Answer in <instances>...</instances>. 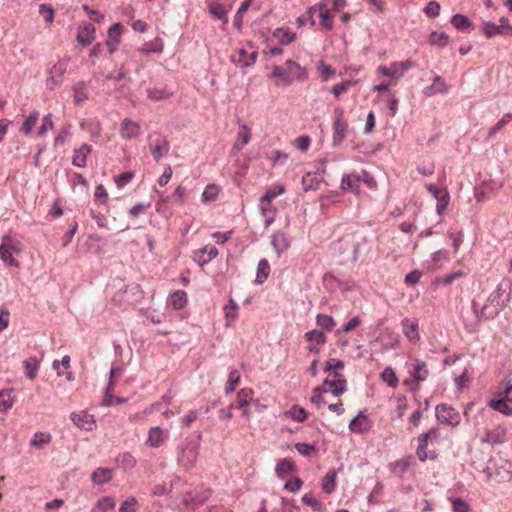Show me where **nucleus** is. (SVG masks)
<instances>
[{"label": "nucleus", "mask_w": 512, "mask_h": 512, "mask_svg": "<svg viewBox=\"0 0 512 512\" xmlns=\"http://www.w3.org/2000/svg\"><path fill=\"white\" fill-rule=\"evenodd\" d=\"M149 148L152 156L158 162L163 156L167 155L170 150V143L165 136L154 132L148 136Z\"/></svg>", "instance_id": "1"}, {"label": "nucleus", "mask_w": 512, "mask_h": 512, "mask_svg": "<svg viewBox=\"0 0 512 512\" xmlns=\"http://www.w3.org/2000/svg\"><path fill=\"white\" fill-rule=\"evenodd\" d=\"M210 495L209 490L196 488L194 490H184L181 495V503L189 510H194L196 507L202 505Z\"/></svg>", "instance_id": "2"}, {"label": "nucleus", "mask_w": 512, "mask_h": 512, "mask_svg": "<svg viewBox=\"0 0 512 512\" xmlns=\"http://www.w3.org/2000/svg\"><path fill=\"white\" fill-rule=\"evenodd\" d=\"M331 388L330 392L334 396L342 395L347 389V381L343 374L339 372H330L328 377L324 380L323 386Z\"/></svg>", "instance_id": "3"}, {"label": "nucleus", "mask_w": 512, "mask_h": 512, "mask_svg": "<svg viewBox=\"0 0 512 512\" xmlns=\"http://www.w3.org/2000/svg\"><path fill=\"white\" fill-rule=\"evenodd\" d=\"M436 417L441 423L450 426H457L461 421L459 412L446 404H441L436 407Z\"/></svg>", "instance_id": "4"}, {"label": "nucleus", "mask_w": 512, "mask_h": 512, "mask_svg": "<svg viewBox=\"0 0 512 512\" xmlns=\"http://www.w3.org/2000/svg\"><path fill=\"white\" fill-rule=\"evenodd\" d=\"M335 120L333 123V143L334 145L340 144L346 137L348 131V124L344 119V111L341 108H336Z\"/></svg>", "instance_id": "5"}, {"label": "nucleus", "mask_w": 512, "mask_h": 512, "mask_svg": "<svg viewBox=\"0 0 512 512\" xmlns=\"http://www.w3.org/2000/svg\"><path fill=\"white\" fill-rule=\"evenodd\" d=\"M67 61L60 60L56 64L52 66L49 71V77L47 79L46 85L49 89L53 90L55 87L60 85L63 81V76L67 71Z\"/></svg>", "instance_id": "6"}, {"label": "nucleus", "mask_w": 512, "mask_h": 512, "mask_svg": "<svg viewBox=\"0 0 512 512\" xmlns=\"http://www.w3.org/2000/svg\"><path fill=\"white\" fill-rule=\"evenodd\" d=\"M481 31L486 36V38H492L495 35L512 36V25H497L492 21H484L482 24Z\"/></svg>", "instance_id": "7"}, {"label": "nucleus", "mask_w": 512, "mask_h": 512, "mask_svg": "<svg viewBox=\"0 0 512 512\" xmlns=\"http://www.w3.org/2000/svg\"><path fill=\"white\" fill-rule=\"evenodd\" d=\"M70 418L77 427L83 430L92 431L96 427L94 416L86 411L73 412Z\"/></svg>", "instance_id": "8"}, {"label": "nucleus", "mask_w": 512, "mask_h": 512, "mask_svg": "<svg viewBox=\"0 0 512 512\" xmlns=\"http://www.w3.org/2000/svg\"><path fill=\"white\" fill-rule=\"evenodd\" d=\"M258 57V52L253 51L248 54L245 49H239L237 55L231 56V61L239 67L246 68L252 66Z\"/></svg>", "instance_id": "9"}, {"label": "nucleus", "mask_w": 512, "mask_h": 512, "mask_svg": "<svg viewBox=\"0 0 512 512\" xmlns=\"http://www.w3.org/2000/svg\"><path fill=\"white\" fill-rule=\"evenodd\" d=\"M402 329L404 335L407 339L412 343H417L420 340L419 335V326L416 320H410L409 318H404L401 321Z\"/></svg>", "instance_id": "10"}, {"label": "nucleus", "mask_w": 512, "mask_h": 512, "mask_svg": "<svg viewBox=\"0 0 512 512\" xmlns=\"http://www.w3.org/2000/svg\"><path fill=\"white\" fill-rule=\"evenodd\" d=\"M140 134V125L129 118H125L121 123L120 135L123 139L130 140Z\"/></svg>", "instance_id": "11"}, {"label": "nucleus", "mask_w": 512, "mask_h": 512, "mask_svg": "<svg viewBox=\"0 0 512 512\" xmlns=\"http://www.w3.org/2000/svg\"><path fill=\"white\" fill-rule=\"evenodd\" d=\"M271 244H272L278 258H280L282 253L290 247V242L288 240V237L282 231H277L272 235Z\"/></svg>", "instance_id": "12"}, {"label": "nucleus", "mask_w": 512, "mask_h": 512, "mask_svg": "<svg viewBox=\"0 0 512 512\" xmlns=\"http://www.w3.org/2000/svg\"><path fill=\"white\" fill-rule=\"evenodd\" d=\"M412 369L410 370L411 376L417 381H424L429 375V370L424 361L418 358L411 360Z\"/></svg>", "instance_id": "13"}, {"label": "nucleus", "mask_w": 512, "mask_h": 512, "mask_svg": "<svg viewBox=\"0 0 512 512\" xmlns=\"http://www.w3.org/2000/svg\"><path fill=\"white\" fill-rule=\"evenodd\" d=\"M506 441V429L497 427L491 431H487L483 442L489 445H501Z\"/></svg>", "instance_id": "14"}, {"label": "nucleus", "mask_w": 512, "mask_h": 512, "mask_svg": "<svg viewBox=\"0 0 512 512\" xmlns=\"http://www.w3.org/2000/svg\"><path fill=\"white\" fill-rule=\"evenodd\" d=\"M94 34V25L89 22H86L83 25H81L78 29L77 41L84 46L89 45L94 40Z\"/></svg>", "instance_id": "15"}, {"label": "nucleus", "mask_w": 512, "mask_h": 512, "mask_svg": "<svg viewBox=\"0 0 512 512\" xmlns=\"http://www.w3.org/2000/svg\"><path fill=\"white\" fill-rule=\"evenodd\" d=\"M91 153V146L88 144L81 145L80 148L74 150L72 164L74 166L84 168L86 166L87 156Z\"/></svg>", "instance_id": "16"}, {"label": "nucleus", "mask_w": 512, "mask_h": 512, "mask_svg": "<svg viewBox=\"0 0 512 512\" xmlns=\"http://www.w3.org/2000/svg\"><path fill=\"white\" fill-rule=\"evenodd\" d=\"M369 427H370L369 419L367 416H365L362 413H360L359 415L354 417L349 423V428L352 432L361 433V432L367 431L369 429Z\"/></svg>", "instance_id": "17"}, {"label": "nucleus", "mask_w": 512, "mask_h": 512, "mask_svg": "<svg viewBox=\"0 0 512 512\" xmlns=\"http://www.w3.org/2000/svg\"><path fill=\"white\" fill-rule=\"evenodd\" d=\"M286 65L288 66V74L292 77V83L295 80H304L307 78V70L301 67L297 62L287 60Z\"/></svg>", "instance_id": "18"}, {"label": "nucleus", "mask_w": 512, "mask_h": 512, "mask_svg": "<svg viewBox=\"0 0 512 512\" xmlns=\"http://www.w3.org/2000/svg\"><path fill=\"white\" fill-rule=\"evenodd\" d=\"M73 99L76 105H80L88 99V87L83 81L77 82L73 88Z\"/></svg>", "instance_id": "19"}, {"label": "nucleus", "mask_w": 512, "mask_h": 512, "mask_svg": "<svg viewBox=\"0 0 512 512\" xmlns=\"http://www.w3.org/2000/svg\"><path fill=\"white\" fill-rule=\"evenodd\" d=\"M451 24L458 30L469 32L473 28V23L463 14H455L451 18Z\"/></svg>", "instance_id": "20"}, {"label": "nucleus", "mask_w": 512, "mask_h": 512, "mask_svg": "<svg viewBox=\"0 0 512 512\" xmlns=\"http://www.w3.org/2000/svg\"><path fill=\"white\" fill-rule=\"evenodd\" d=\"M208 11L214 19L220 20L223 25L228 23L227 11L222 4L208 3Z\"/></svg>", "instance_id": "21"}, {"label": "nucleus", "mask_w": 512, "mask_h": 512, "mask_svg": "<svg viewBox=\"0 0 512 512\" xmlns=\"http://www.w3.org/2000/svg\"><path fill=\"white\" fill-rule=\"evenodd\" d=\"M146 443L151 447L164 444V431L158 426L150 428Z\"/></svg>", "instance_id": "22"}, {"label": "nucleus", "mask_w": 512, "mask_h": 512, "mask_svg": "<svg viewBox=\"0 0 512 512\" xmlns=\"http://www.w3.org/2000/svg\"><path fill=\"white\" fill-rule=\"evenodd\" d=\"M508 402L510 401L503 396L498 400H490L488 405L493 410L499 411L500 413L509 416L512 415V406H510Z\"/></svg>", "instance_id": "23"}, {"label": "nucleus", "mask_w": 512, "mask_h": 512, "mask_svg": "<svg viewBox=\"0 0 512 512\" xmlns=\"http://www.w3.org/2000/svg\"><path fill=\"white\" fill-rule=\"evenodd\" d=\"M321 180L322 179L319 178L315 173L307 172L302 177L303 190L306 192L310 190H317Z\"/></svg>", "instance_id": "24"}, {"label": "nucleus", "mask_w": 512, "mask_h": 512, "mask_svg": "<svg viewBox=\"0 0 512 512\" xmlns=\"http://www.w3.org/2000/svg\"><path fill=\"white\" fill-rule=\"evenodd\" d=\"M438 435V430L435 428H432L428 432L423 433L418 439L419 443L417 448H426L428 444H437Z\"/></svg>", "instance_id": "25"}, {"label": "nucleus", "mask_w": 512, "mask_h": 512, "mask_svg": "<svg viewBox=\"0 0 512 512\" xmlns=\"http://www.w3.org/2000/svg\"><path fill=\"white\" fill-rule=\"evenodd\" d=\"M295 471V464L290 459L281 460L276 466V473L281 478H286Z\"/></svg>", "instance_id": "26"}, {"label": "nucleus", "mask_w": 512, "mask_h": 512, "mask_svg": "<svg viewBox=\"0 0 512 512\" xmlns=\"http://www.w3.org/2000/svg\"><path fill=\"white\" fill-rule=\"evenodd\" d=\"M225 311V320H226V326H230L232 323H234L238 317V305L233 300L230 299L228 303L224 307Z\"/></svg>", "instance_id": "27"}, {"label": "nucleus", "mask_w": 512, "mask_h": 512, "mask_svg": "<svg viewBox=\"0 0 512 512\" xmlns=\"http://www.w3.org/2000/svg\"><path fill=\"white\" fill-rule=\"evenodd\" d=\"M23 366L25 369V376L30 380H34L37 377L39 369L38 360L35 357H31L23 361Z\"/></svg>", "instance_id": "28"}, {"label": "nucleus", "mask_w": 512, "mask_h": 512, "mask_svg": "<svg viewBox=\"0 0 512 512\" xmlns=\"http://www.w3.org/2000/svg\"><path fill=\"white\" fill-rule=\"evenodd\" d=\"M250 138H251V130L246 124H243L241 126V130L239 131V133L237 135V140L234 144V149L241 150L245 145L248 144V142L250 141Z\"/></svg>", "instance_id": "29"}, {"label": "nucleus", "mask_w": 512, "mask_h": 512, "mask_svg": "<svg viewBox=\"0 0 512 512\" xmlns=\"http://www.w3.org/2000/svg\"><path fill=\"white\" fill-rule=\"evenodd\" d=\"M284 416L297 422H303L307 418V412L299 405H293L289 410L284 412Z\"/></svg>", "instance_id": "30"}, {"label": "nucleus", "mask_w": 512, "mask_h": 512, "mask_svg": "<svg viewBox=\"0 0 512 512\" xmlns=\"http://www.w3.org/2000/svg\"><path fill=\"white\" fill-rule=\"evenodd\" d=\"M172 93L168 92L166 88L153 87L147 90V97L152 101L167 100L171 97Z\"/></svg>", "instance_id": "31"}, {"label": "nucleus", "mask_w": 512, "mask_h": 512, "mask_svg": "<svg viewBox=\"0 0 512 512\" xmlns=\"http://www.w3.org/2000/svg\"><path fill=\"white\" fill-rule=\"evenodd\" d=\"M13 392V389H3L0 391V411L6 412L13 406Z\"/></svg>", "instance_id": "32"}, {"label": "nucleus", "mask_w": 512, "mask_h": 512, "mask_svg": "<svg viewBox=\"0 0 512 512\" xmlns=\"http://www.w3.org/2000/svg\"><path fill=\"white\" fill-rule=\"evenodd\" d=\"M335 488H336V471L329 470L322 480V490L325 493L330 494L335 490Z\"/></svg>", "instance_id": "33"}, {"label": "nucleus", "mask_w": 512, "mask_h": 512, "mask_svg": "<svg viewBox=\"0 0 512 512\" xmlns=\"http://www.w3.org/2000/svg\"><path fill=\"white\" fill-rule=\"evenodd\" d=\"M360 177L352 174L345 175L341 181V189L344 191H358Z\"/></svg>", "instance_id": "34"}, {"label": "nucleus", "mask_w": 512, "mask_h": 512, "mask_svg": "<svg viewBox=\"0 0 512 512\" xmlns=\"http://www.w3.org/2000/svg\"><path fill=\"white\" fill-rule=\"evenodd\" d=\"M270 274V265L266 259H262L259 261L256 272L255 282L257 284H262Z\"/></svg>", "instance_id": "35"}, {"label": "nucleus", "mask_w": 512, "mask_h": 512, "mask_svg": "<svg viewBox=\"0 0 512 512\" xmlns=\"http://www.w3.org/2000/svg\"><path fill=\"white\" fill-rule=\"evenodd\" d=\"M450 37L445 32L433 31L429 36V42L431 45L443 48L449 44Z\"/></svg>", "instance_id": "36"}, {"label": "nucleus", "mask_w": 512, "mask_h": 512, "mask_svg": "<svg viewBox=\"0 0 512 512\" xmlns=\"http://www.w3.org/2000/svg\"><path fill=\"white\" fill-rule=\"evenodd\" d=\"M326 7H327L326 3L319 4L320 25L326 30H331L333 28V18L330 15L329 11L326 9Z\"/></svg>", "instance_id": "37"}, {"label": "nucleus", "mask_w": 512, "mask_h": 512, "mask_svg": "<svg viewBox=\"0 0 512 512\" xmlns=\"http://www.w3.org/2000/svg\"><path fill=\"white\" fill-rule=\"evenodd\" d=\"M253 0H244L234 15L233 25L240 30L243 24V14L249 9Z\"/></svg>", "instance_id": "38"}, {"label": "nucleus", "mask_w": 512, "mask_h": 512, "mask_svg": "<svg viewBox=\"0 0 512 512\" xmlns=\"http://www.w3.org/2000/svg\"><path fill=\"white\" fill-rule=\"evenodd\" d=\"M285 192V188L281 184H276L269 188L266 193L262 196V203H271L273 199H275L277 196L282 195Z\"/></svg>", "instance_id": "39"}, {"label": "nucleus", "mask_w": 512, "mask_h": 512, "mask_svg": "<svg viewBox=\"0 0 512 512\" xmlns=\"http://www.w3.org/2000/svg\"><path fill=\"white\" fill-rule=\"evenodd\" d=\"M271 77L278 78L280 83L284 85H290L292 83V77L288 74V71L281 66H274L272 68Z\"/></svg>", "instance_id": "40"}, {"label": "nucleus", "mask_w": 512, "mask_h": 512, "mask_svg": "<svg viewBox=\"0 0 512 512\" xmlns=\"http://www.w3.org/2000/svg\"><path fill=\"white\" fill-rule=\"evenodd\" d=\"M273 36L279 40L283 45L290 44L295 39V33L285 30L283 28H277L273 32Z\"/></svg>", "instance_id": "41"}, {"label": "nucleus", "mask_w": 512, "mask_h": 512, "mask_svg": "<svg viewBox=\"0 0 512 512\" xmlns=\"http://www.w3.org/2000/svg\"><path fill=\"white\" fill-rule=\"evenodd\" d=\"M414 63L410 60H405L402 62H394L392 63V69L394 71V79H399L404 75V73L411 67H413Z\"/></svg>", "instance_id": "42"}, {"label": "nucleus", "mask_w": 512, "mask_h": 512, "mask_svg": "<svg viewBox=\"0 0 512 512\" xmlns=\"http://www.w3.org/2000/svg\"><path fill=\"white\" fill-rule=\"evenodd\" d=\"M171 303L175 309H182L187 303V294L183 290H177L171 294Z\"/></svg>", "instance_id": "43"}, {"label": "nucleus", "mask_w": 512, "mask_h": 512, "mask_svg": "<svg viewBox=\"0 0 512 512\" xmlns=\"http://www.w3.org/2000/svg\"><path fill=\"white\" fill-rule=\"evenodd\" d=\"M304 337L308 342L316 343L317 345H323L327 340V336L320 330L308 331Z\"/></svg>", "instance_id": "44"}, {"label": "nucleus", "mask_w": 512, "mask_h": 512, "mask_svg": "<svg viewBox=\"0 0 512 512\" xmlns=\"http://www.w3.org/2000/svg\"><path fill=\"white\" fill-rule=\"evenodd\" d=\"M112 477L110 469L99 468L92 474V480L97 484H103L108 482Z\"/></svg>", "instance_id": "45"}, {"label": "nucleus", "mask_w": 512, "mask_h": 512, "mask_svg": "<svg viewBox=\"0 0 512 512\" xmlns=\"http://www.w3.org/2000/svg\"><path fill=\"white\" fill-rule=\"evenodd\" d=\"M316 323L326 331H331L336 324L333 317L326 314H318L316 317Z\"/></svg>", "instance_id": "46"}, {"label": "nucleus", "mask_w": 512, "mask_h": 512, "mask_svg": "<svg viewBox=\"0 0 512 512\" xmlns=\"http://www.w3.org/2000/svg\"><path fill=\"white\" fill-rule=\"evenodd\" d=\"M39 118V112L38 111H32L29 116L25 119V121L22 124V127L20 128V131L28 134L32 131L33 127L35 126L37 120Z\"/></svg>", "instance_id": "47"}, {"label": "nucleus", "mask_w": 512, "mask_h": 512, "mask_svg": "<svg viewBox=\"0 0 512 512\" xmlns=\"http://www.w3.org/2000/svg\"><path fill=\"white\" fill-rule=\"evenodd\" d=\"M356 84V81L345 80L342 83L336 84L331 88L333 95L338 98L342 94H345L352 86Z\"/></svg>", "instance_id": "48"}, {"label": "nucleus", "mask_w": 512, "mask_h": 512, "mask_svg": "<svg viewBox=\"0 0 512 512\" xmlns=\"http://www.w3.org/2000/svg\"><path fill=\"white\" fill-rule=\"evenodd\" d=\"M240 381V373L238 370H232L228 375V380L225 386L226 394H231L235 391L236 385Z\"/></svg>", "instance_id": "49"}, {"label": "nucleus", "mask_w": 512, "mask_h": 512, "mask_svg": "<svg viewBox=\"0 0 512 512\" xmlns=\"http://www.w3.org/2000/svg\"><path fill=\"white\" fill-rule=\"evenodd\" d=\"M8 245H0V258L2 261L8 263L11 266L18 267L19 262L13 257V253L9 250Z\"/></svg>", "instance_id": "50"}, {"label": "nucleus", "mask_w": 512, "mask_h": 512, "mask_svg": "<svg viewBox=\"0 0 512 512\" xmlns=\"http://www.w3.org/2000/svg\"><path fill=\"white\" fill-rule=\"evenodd\" d=\"M437 205H436V211L439 215H441L447 208L450 202V195L447 190L440 193V195L437 196Z\"/></svg>", "instance_id": "51"}, {"label": "nucleus", "mask_w": 512, "mask_h": 512, "mask_svg": "<svg viewBox=\"0 0 512 512\" xmlns=\"http://www.w3.org/2000/svg\"><path fill=\"white\" fill-rule=\"evenodd\" d=\"M381 378L390 387H395L398 384V377L396 376L394 370L391 367H386L382 371Z\"/></svg>", "instance_id": "52"}, {"label": "nucleus", "mask_w": 512, "mask_h": 512, "mask_svg": "<svg viewBox=\"0 0 512 512\" xmlns=\"http://www.w3.org/2000/svg\"><path fill=\"white\" fill-rule=\"evenodd\" d=\"M302 501L316 512H323L324 510L323 504L311 494H305Z\"/></svg>", "instance_id": "53"}, {"label": "nucleus", "mask_w": 512, "mask_h": 512, "mask_svg": "<svg viewBox=\"0 0 512 512\" xmlns=\"http://www.w3.org/2000/svg\"><path fill=\"white\" fill-rule=\"evenodd\" d=\"M427 90H429V94L431 95L434 93H444L446 92L447 87L442 77L435 76L433 80V85L431 87H428Z\"/></svg>", "instance_id": "54"}, {"label": "nucleus", "mask_w": 512, "mask_h": 512, "mask_svg": "<svg viewBox=\"0 0 512 512\" xmlns=\"http://www.w3.org/2000/svg\"><path fill=\"white\" fill-rule=\"evenodd\" d=\"M328 392L327 388L324 387H316L313 389V396L311 398V402L315 404L318 408H320L322 405L326 404V401L324 400L322 393Z\"/></svg>", "instance_id": "55"}, {"label": "nucleus", "mask_w": 512, "mask_h": 512, "mask_svg": "<svg viewBox=\"0 0 512 512\" xmlns=\"http://www.w3.org/2000/svg\"><path fill=\"white\" fill-rule=\"evenodd\" d=\"M139 503L135 497L127 498L120 506V512H137Z\"/></svg>", "instance_id": "56"}, {"label": "nucleus", "mask_w": 512, "mask_h": 512, "mask_svg": "<svg viewBox=\"0 0 512 512\" xmlns=\"http://www.w3.org/2000/svg\"><path fill=\"white\" fill-rule=\"evenodd\" d=\"M51 440V435L49 433L37 432L34 434L33 438L30 441V445L39 446L48 444Z\"/></svg>", "instance_id": "57"}, {"label": "nucleus", "mask_w": 512, "mask_h": 512, "mask_svg": "<svg viewBox=\"0 0 512 512\" xmlns=\"http://www.w3.org/2000/svg\"><path fill=\"white\" fill-rule=\"evenodd\" d=\"M503 292L504 291L502 287L500 285L497 286V288L490 294L488 298V303L496 307L502 306L504 304V301H501V296Z\"/></svg>", "instance_id": "58"}, {"label": "nucleus", "mask_w": 512, "mask_h": 512, "mask_svg": "<svg viewBox=\"0 0 512 512\" xmlns=\"http://www.w3.org/2000/svg\"><path fill=\"white\" fill-rule=\"evenodd\" d=\"M208 254V257L203 259V260H199V264L200 265H204L205 263L211 261L213 258H215L217 255H218V250L215 246H210V247H204L202 249H200L197 254Z\"/></svg>", "instance_id": "59"}, {"label": "nucleus", "mask_w": 512, "mask_h": 512, "mask_svg": "<svg viewBox=\"0 0 512 512\" xmlns=\"http://www.w3.org/2000/svg\"><path fill=\"white\" fill-rule=\"evenodd\" d=\"M122 25L120 23H114L108 30V39L120 42L122 34Z\"/></svg>", "instance_id": "60"}, {"label": "nucleus", "mask_w": 512, "mask_h": 512, "mask_svg": "<svg viewBox=\"0 0 512 512\" xmlns=\"http://www.w3.org/2000/svg\"><path fill=\"white\" fill-rule=\"evenodd\" d=\"M39 14L45 19L47 23H52L54 20V10L47 4H41L39 6Z\"/></svg>", "instance_id": "61"}, {"label": "nucleus", "mask_w": 512, "mask_h": 512, "mask_svg": "<svg viewBox=\"0 0 512 512\" xmlns=\"http://www.w3.org/2000/svg\"><path fill=\"white\" fill-rule=\"evenodd\" d=\"M344 362L340 359L330 358L325 363V372H337V369H343Z\"/></svg>", "instance_id": "62"}, {"label": "nucleus", "mask_w": 512, "mask_h": 512, "mask_svg": "<svg viewBox=\"0 0 512 512\" xmlns=\"http://www.w3.org/2000/svg\"><path fill=\"white\" fill-rule=\"evenodd\" d=\"M464 276V272L461 270L455 271L453 273L444 275L443 277H440L437 279L438 283L444 284V285H450L455 279L461 278Z\"/></svg>", "instance_id": "63"}, {"label": "nucleus", "mask_w": 512, "mask_h": 512, "mask_svg": "<svg viewBox=\"0 0 512 512\" xmlns=\"http://www.w3.org/2000/svg\"><path fill=\"white\" fill-rule=\"evenodd\" d=\"M319 70L320 76L324 81H327L329 78L335 75V69L332 68L331 65H328L323 61L320 62Z\"/></svg>", "instance_id": "64"}]
</instances>
